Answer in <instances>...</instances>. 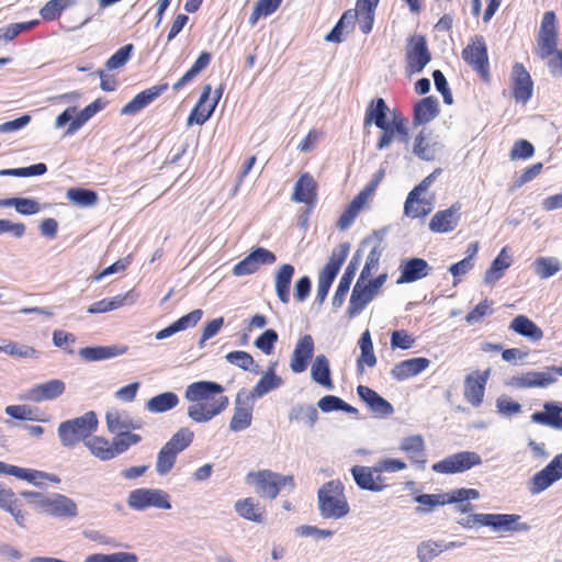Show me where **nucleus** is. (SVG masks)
Here are the masks:
<instances>
[{
	"mask_svg": "<svg viewBox=\"0 0 562 562\" xmlns=\"http://www.w3.org/2000/svg\"><path fill=\"white\" fill-rule=\"evenodd\" d=\"M491 370L469 374L464 381V397L474 407L482 404L485 393V385Z\"/></svg>",
	"mask_w": 562,
	"mask_h": 562,
	"instance_id": "5701e85b",
	"label": "nucleus"
},
{
	"mask_svg": "<svg viewBox=\"0 0 562 562\" xmlns=\"http://www.w3.org/2000/svg\"><path fill=\"white\" fill-rule=\"evenodd\" d=\"M442 148L439 137L427 127H423L414 138L413 154L422 160H434Z\"/></svg>",
	"mask_w": 562,
	"mask_h": 562,
	"instance_id": "dca6fc26",
	"label": "nucleus"
},
{
	"mask_svg": "<svg viewBox=\"0 0 562 562\" xmlns=\"http://www.w3.org/2000/svg\"><path fill=\"white\" fill-rule=\"evenodd\" d=\"M361 260V251L358 249L351 260L349 261L340 281L337 286V290L333 296V306L339 307L344 304L345 297L350 289V284L356 276L358 267Z\"/></svg>",
	"mask_w": 562,
	"mask_h": 562,
	"instance_id": "c85d7f7f",
	"label": "nucleus"
},
{
	"mask_svg": "<svg viewBox=\"0 0 562 562\" xmlns=\"http://www.w3.org/2000/svg\"><path fill=\"white\" fill-rule=\"evenodd\" d=\"M420 507L416 508V513H430L436 507L446 505L443 493L440 494H422L414 498Z\"/></svg>",
	"mask_w": 562,
	"mask_h": 562,
	"instance_id": "338daca9",
	"label": "nucleus"
},
{
	"mask_svg": "<svg viewBox=\"0 0 562 562\" xmlns=\"http://www.w3.org/2000/svg\"><path fill=\"white\" fill-rule=\"evenodd\" d=\"M429 366L430 360L424 357L407 359L396 363L391 370V375L396 381H405L418 375Z\"/></svg>",
	"mask_w": 562,
	"mask_h": 562,
	"instance_id": "cd10ccee",
	"label": "nucleus"
},
{
	"mask_svg": "<svg viewBox=\"0 0 562 562\" xmlns=\"http://www.w3.org/2000/svg\"><path fill=\"white\" fill-rule=\"evenodd\" d=\"M549 367L546 371H528L521 374L513 375L506 381V385L514 389H535L548 387L557 382L552 376Z\"/></svg>",
	"mask_w": 562,
	"mask_h": 562,
	"instance_id": "f3484780",
	"label": "nucleus"
},
{
	"mask_svg": "<svg viewBox=\"0 0 562 562\" xmlns=\"http://www.w3.org/2000/svg\"><path fill=\"white\" fill-rule=\"evenodd\" d=\"M513 259L509 254L508 247H504L497 257L492 261L488 269L484 274V282L486 284H494L505 274V271L512 266Z\"/></svg>",
	"mask_w": 562,
	"mask_h": 562,
	"instance_id": "4c0bfd02",
	"label": "nucleus"
},
{
	"mask_svg": "<svg viewBox=\"0 0 562 562\" xmlns=\"http://www.w3.org/2000/svg\"><path fill=\"white\" fill-rule=\"evenodd\" d=\"M318 419L317 409L310 404H296L289 411L290 422H300L310 428H313Z\"/></svg>",
	"mask_w": 562,
	"mask_h": 562,
	"instance_id": "864d4df0",
	"label": "nucleus"
},
{
	"mask_svg": "<svg viewBox=\"0 0 562 562\" xmlns=\"http://www.w3.org/2000/svg\"><path fill=\"white\" fill-rule=\"evenodd\" d=\"M98 418L94 412H87L82 416L59 424L57 432L61 445L74 448L81 440H88L98 428Z\"/></svg>",
	"mask_w": 562,
	"mask_h": 562,
	"instance_id": "20e7f679",
	"label": "nucleus"
},
{
	"mask_svg": "<svg viewBox=\"0 0 562 562\" xmlns=\"http://www.w3.org/2000/svg\"><path fill=\"white\" fill-rule=\"evenodd\" d=\"M411 192L408 193L405 204H404V214L411 218L426 217L431 213L434 209V199L422 198V195H417L413 198V201L409 203Z\"/></svg>",
	"mask_w": 562,
	"mask_h": 562,
	"instance_id": "a18cd8bd",
	"label": "nucleus"
},
{
	"mask_svg": "<svg viewBox=\"0 0 562 562\" xmlns=\"http://www.w3.org/2000/svg\"><path fill=\"white\" fill-rule=\"evenodd\" d=\"M234 508L240 517L249 521L262 524L265 520V508L251 497L238 499Z\"/></svg>",
	"mask_w": 562,
	"mask_h": 562,
	"instance_id": "ea45409f",
	"label": "nucleus"
},
{
	"mask_svg": "<svg viewBox=\"0 0 562 562\" xmlns=\"http://www.w3.org/2000/svg\"><path fill=\"white\" fill-rule=\"evenodd\" d=\"M27 504L36 512L57 519H72L78 516L77 503L55 492H21Z\"/></svg>",
	"mask_w": 562,
	"mask_h": 562,
	"instance_id": "f03ea898",
	"label": "nucleus"
},
{
	"mask_svg": "<svg viewBox=\"0 0 562 562\" xmlns=\"http://www.w3.org/2000/svg\"><path fill=\"white\" fill-rule=\"evenodd\" d=\"M373 467L355 465L351 469L357 485L362 490L381 492L386 487L384 477L375 472Z\"/></svg>",
	"mask_w": 562,
	"mask_h": 562,
	"instance_id": "b1692460",
	"label": "nucleus"
},
{
	"mask_svg": "<svg viewBox=\"0 0 562 562\" xmlns=\"http://www.w3.org/2000/svg\"><path fill=\"white\" fill-rule=\"evenodd\" d=\"M66 390V384L59 379L48 380L30 387L25 394L27 401L42 403L59 397Z\"/></svg>",
	"mask_w": 562,
	"mask_h": 562,
	"instance_id": "aec40b11",
	"label": "nucleus"
},
{
	"mask_svg": "<svg viewBox=\"0 0 562 562\" xmlns=\"http://www.w3.org/2000/svg\"><path fill=\"white\" fill-rule=\"evenodd\" d=\"M439 113L438 100L427 97L419 101L414 111V124H425L435 119Z\"/></svg>",
	"mask_w": 562,
	"mask_h": 562,
	"instance_id": "09e8293b",
	"label": "nucleus"
},
{
	"mask_svg": "<svg viewBox=\"0 0 562 562\" xmlns=\"http://www.w3.org/2000/svg\"><path fill=\"white\" fill-rule=\"evenodd\" d=\"M243 395L244 393L239 392L234 403V415L229 422V429L234 432L247 429L252 422L254 403L249 396Z\"/></svg>",
	"mask_w": 562,
	"mask_h": 562,
	"instance_id": "6ab92c4d",
	"label": "nucleus"
},
{
	"mask_svg": "<svg viewBox=\"0 0 562 562\" xmlns=\"http://www.w3.org/2000/svg\"><path fill=\"white\" fill-rule=\"evenodd\" d=\"M276 259V255L272 251L258 247L234 266L233 273L236 277L250 274L256 272L261 265H271Z\"/></svg>",
	"mask_w": 562,
	"mask_h": 562,
	"instance_id": "a211bd4d",
	"label": "nucleus"
},
{
	"mask_svg": "<svg viewBox=\"0 0 562 562\" xmlns=\"http://www.w3.org/2000/svg\"><path fill=\"white\" fill-rule=\"evenodd\" d=\"M400 449L408 457L413 464H417L422 469L425 468L427 462L425 453L426 446L424 438L420 435H413L403 438L400 443Z\"/></svg>",
	"mask_w": 562,
	"mask_h": 562,
	"instance_id": "7c9ffc66",
	"label": "nucleus"
},
{
	"mask_svg": "<svg viewBox=\"0 0 562 562\" xmlns=\"http://www.w3.org/2000/svg\"><path fill=\"white\" fill-rule=\"evenodd\" d=\"M83 562H138V558L132 552H114L111 554L93 553L85 558Z\"/></svg>",
	"mask_w": 562,
	"mask_h": 562,
	"instance_id": "0e129e2a",
	"label": "nucleus"
},
{
	"mask_svg": "<svg viewBox=\"0 0 562 562\" xmlns=\"http://www.w3.org/2000/svg\"><path fill=\"white\" fill-rule=\"evenodd\" d=\"M0 352L12 357L36 359L38 352L31 346L10 341L0 346Z\"/></svg>",
	"mask_w": 562,
	"mask_h": 562,
	"instance_id": "69168bd1",
	"label": "nucleus"
},
{
	"mask_svg": "<svg viewBox=\"0 0 562 562\" xmlns=\"http://www.w3.org/2000/svg\"><path fill=\"white\" fill-rule=\"evenodd\" d=\"M562 479V453L555 456L530 482L529 491L538 495Z\"/></svg>",
	"mask_w": 562,
	"mask_h": 562,
	"instance_id": "4468645a",
	"label": "nucleus"
},
{
	"mask_svg": "<svg viewBox=\"0 0 562 562\" xmlns=\"http://www.w3.org/2000/svg\"><path fill=\"white\" fill-rule=\"evenodd\" d=\"M85 446L88 448L89 452L97 459L101 461H110L114 459V453L112 450L111 442L101 436H93L85 440Z\"/></svg>",
	"mask_w": 562,
	"mask_h": 562,
	"instance_id": "3c124183",
	"label": "nucleus"
},
{
	"mask_svg": "<svg viewBox=\"0 0 562 562\" xmlns=\"http://www.w3.org/2000/svg\"><path fill=\"white\" fill-rule=\"evenodd\" d=\"M380 0H357L356 12L359 14V29L363 34L372 31L375 10Z\"/></svg>",
	"mask_w": 562,
	"mask_h": 562,
	"instance_id": "79ce46f5",
	"label": "nucleus"
},
{
	"mask_svg": "<svg viewBox=\"0 0 562 562\" xmlns=\"http://www.w3.org/2000/svg\"><path fill=\"white\" fill-rule=\"evenodd\" d=\"M140 440L142 437L139 435L133 434L131 431L115 434L113 440L111 441L114 458L127 451L130 447L139 443Z\"/></svg>",
	"mask_w": 562,
	"mask_h": 562,
	"instance_id": "bf43d9fd",
	"label": "nucleus"
},
{
	"mask_svg": "<svg viewBox=\"0 0 562 562\" xmlns=\"http://www.w3.org/2000/svg\"><path fill=\"white\" fill-rule=\"evenodd\" d=\"M246 483L252 485L255 492L262 498L269 499H274L284 486H289L290 491L295 488L294 477L292 475H283L270 470L248 473Z\"/></svg>",
	"mask_w": 562,
	"mask_h": 562,
	"instance_id": "39448f33",
	"label": "nucleus"
},
{
	"mask_svg": "<svg viewBox=\"0 0 562 562\" xmlns=\"http://www.w3.org/2000/svg\"><path fill=\"white\" fill-rule=\"evenodd\" d=\"M360 348V356L357 359V369L360 373L363 372L364 367L373 368L376 364V357L374 355L373 342L370 330H364L358 341Z\"/></svg>",
	"mask_w": 562,
	"mask_h": 562,
	"instance_id": "a19ab883",
	"label": "nucleus"
},
{
	"mask_svg": "<svg viewBox=\"0 0 562 562\" xmlns=\"http://www.w3.org/2000/svg\"><path fill=\"white\" fill-rule=\"evenodd\" d=\"M211 54L207 52L201 53V55L196 58L192 67L173 85V90L178 91L188 82L194 79V77L205 69L211 61Z\"/></svg>",
	"mask_w": 562,
	"mask_h": 562,
	"instance_id": "4d7b16f0",
	"label": "nucleus"
},
{
	"mask_svg": "<svg viewBox=\"0 0 562 562\" xmlns=\"http://www.w3.org/2000/svg\"><path fill=\"white\" fill-rule=\"evenodd\" d=\"M179 404V397L173 392H165L149 398L145 407L148 412L155 414L166 413L171 411Z\"/></svg>",
	"mask_w": 562,
	"mask_h": 562,
	"instance_id": "8fccbe9b",
	"label": "nucleus"
},
{
	"mask_svg": "<svg viewBox=\"0 0 562 562\" xmlns=\"http://www.w3.org/2000/svg\"><path fill=\"white\" fill-rule=\"evenodd\" d=\"M389 108L382 98H378L370 102L366 110L364 126L374 124L376 127H384L386 124V113Z\"/></svg>",
	"mask_w": 562,
	"mask_h": 562,
	"instance_id": "de8ad7c7",
	"label": "nucleus"
},
{
	"mask_svg": "<svg viewBox=\"0 0 562 562\" xmlns=\"http://www.w3.org/2000/svg\"><path fill=\"white\" fill-rule=\"evenodd\" d=\"M127 506L137 512L148 508L171 509L170 495L160 488L140 487L130 492Z\"/></svg>",
	"mask_w": 562,
	"mask_h": 562,
	"instance_id": "0eeeda50",
	"label": "nucleus"
},
{
	"mask_svg": "<svg viewBox=\"0 0 562 562\" xmlns=\"http://www.w3.org/2000/svg\"><path fill=\"white\" fill-rule=\"evenodd\" d=\"M66 195L71 203L82 207L92 206L98 201L97 193L87 189L72 188L67 191Z\"/></svg>",
	"mask_w": 562,
	"mask_h": 562,
	"instance_id": "e2e57ef3",
	"label": "nucleus"
},
{
	"mask_svg": "<svg viewBox=\"0 0 562 562\" xmlns=\"http://www.w3.org/2000/svg\"><path fill=\"white\" fill-rule=\"evenodd\" d=\"M282 383V379L278 376L273 368H271L261 376L247 396H249L250 400L260 398L267 393L280 387Z\"/></svg>",
	"mask_w": 562,
	"mask_h": 562,
	"instance_id": "49530a36",
	"label": "nucleus"
},
{
	"mask_svg": "<svg viewBox=\"0 0 562 562\" xmlns=\"http://www.w3.org/2000/svg\"><path fill=\"white\" fill-rule=\"evenodd\" d=\"M401 276L397 284L412 283L420 280L429 274L430 267L428 262L422 258H412L405 260L400 266Z\"/></svg>",
	"mask_w": 562,
	"mask_h": 562,
	"instance_id": "bb28decb",
	"label": "nucleus"
},
{
	"mask_svg": "<svg viewBox=\"0 0 562 562\" xmlns=\"http://www.w3.org/2000/svg\"><path fill=\"white\" fill-rule=\"evenodd\" d=\"M106 428L111 434L130 431L139 426L125 411L111 408L105 414Z\"/></svg>",
	"mask_w": 562,
	"mask_h": 562,
	"instance_id": "e433bc0d",
	"label": "nucleus"
},
{
	"mask_svg": "<svg viewBox=\"0 0 562 562\" xmlns=\"http://www.w3.org/2000/svg\"><path fill=\"white\" fill-rule=\"evenodd\" d=\"M386 279L387 273H381L374 280L363 283L356 282L348 307L349 317H355L366 308V306L378 295L380 289L386 282Z\"/></svg>",
	"mask_w": 562,
	"mask_h": 562,
	"instance_id": "6e6552de",
	"label": "nucleus"
},
{
	"mask_svg": "<svg viewBox=\"0 0 562 562\" xmlns=\"http://www.w3.org/2000/svg\"><path fill=\"white\" fill-rule=\"evenodd\" d=\"M137 299V295L134 294L133 291H128L125 294H120L113 297H105L100 301H97L89 305L88 313L90 314H100L106 313L110 311L117 310L125 304H133Z\"/></svg>",
	"mask_w": 562,
	"mask_h": 562,
	"instance_id": "c9c22d12",
	"label": "nucleus"
},
{
	"mask_svg": "<svg viewBox=\"0 0 562 562\" xmlns=\"http://www.w3.org/2000/svg\"><path fill=\"white\" fill-rule=\"evenodd\" d=\"M311 378L312 380L328 389L331 390L334 387L331 378H330V367L329 361L324 355H317L311 367Z\"/></svg>",
	"mask_w": 562,
	"mask_h": 562,
	"instance_id": "c03bdc74",
	"label": "nucleus"
},
{
	"mask_svg": "<svg viewBox=\"0 0 562 562\" xmlns=\"http://www.w3.org/2000/svg\"><path fill=\"white\" fill-rule=\"evenodd\" d=\"M543 412L533 413L531 415V420L536 424L562 430V405L555 402H547L543 404Z\"/></svg>",
	"mask_w": 562,
	"mask_h": 562,
	"instance_id": "f704fd0d",
	"label": "nucleus"
},
{
	"mask_svg": "<svg viewBox=\"0 0 562 562\" xmlns=\"http://www.w3.org/2000/svg\"><path fill=\"white\" fill-rule=\"evenodd\" d=\"M462 57L484 80L488 79V56L483 36L476 35L463 49Z\"/></svg>",
	"mask_w": 562,
	"mask_h": 562,
	"instance_id": "f8f14e48",
	"label": "nucleus"
},
{
	"mask_svg": "<svg viewBox=\"0 0 562 562\" xmlns=\"http://www.w3.org/2000/svg\"><path fill=\"white\" fill-rule=\"evenodd\" d=\"M520 519L516 514H472L468 516L464 526L491 527L494 531H528L530 526L520 522Z\"/></svg>",
	"mask_w": 562,
	"mask_h": 562,
	"instance_id": "423d86ee",
	"label": "nucleus"
},
{
	"mask_svg": "<svg viewBox=\"0 0 562 562\" xmlns=\"http://www.w3.org/2000/svg\"><path fill=\"white\" fill-rule=\"evenodd\" d=\"M314 349V339L311 335H304L297 340L290 359V368L294 373H302L307 369Z\"/></svg>",
	"mask_w": 562,
	"mask_h": 562,
	"instance_id": "412c9836",
	"label": "nucleus"
},
{
	"mask_svg": "<svg viewBox=\"0 0 562 562\" xmlns=\"http://www.w3.org/2000/svg\"><path fill=\"white\" fill-rule=\"evenodd\" d=\"M417 559L420 562H429L440 553H442L441 542H437L434 540H425L422 541L417 546Z\"/></svg>",
	"mask_w": 562,
	"mask_h": 562,
	"instance_id": "774afa93",
	"label": "nucleus"
},
{
	"mask_svg": "<svg viewBox=\"0 0 562 562\" xmlns=\"http://www.w3.org/2000/svg\"><path fill=\"white\" fill-rule=\"evenodd\" d=\"M369 199L362 195L360 192L355 196V199L350 202L346 211L341 214L337 222V226L339 229L345 231L350 227V225L355 222L359 213L363 210Z\"/></svg>",
	"mask_w": 562,
	"mask_h": 562,
	"instance_id": "603ef678",
	"label": "nucleus"
},
{
	"mask_svg": "<svg viewBox=\"0 0 562 562\" xmlns=\"http://www.w3.org/2000/svg\"><path fill=\"white\" fill-rule=\"evenodd\" d=\"M211 93L212 88L210 85H206L203 88V92L200 97L198 104L192 110L187 120V124L189 126L193 123L202 125L210 119L222 97L223 88L220 87L218 89H216L213 93V97H211Z\"/></svg>",
	"mask_w": 562,
	"mask_h": 562,
	"instance_id": "ddd939ff",
	"label": "nucleus"
},
{
	"mask_svg": "<svg viewBox=\"0 0 562 562\" xmlns=\"http://www.w3.org/2000/svg\"><path fill=\"white\" fill-rule=\"evenodd\" d=\"M509 79L515 101L527 103L533 94V81L526 67L520 63H515Z\"/></svg>",
	"mask_w": 562,
	"mask_h": 562,
	"instance_id": "2eb2a0df",
	"label": "nucleus"
},
{
	"mask_svg": "<svg viewBox=\"0 0 562 562\" xmlns=\"http://www.w3.org/2000/svg\"><path fill=\"white\" fill-rule=\"evenodd\" d=\"M531 269L539 279L546 280L552 278L562 270V262L559 258L553 256H541L532 261Z\"/></svg>",
	"mask_w": 562,
	"mask_h": 562,
	"instance_id": "37998d69",
	"label": "nucleus"
},
{
	"mask_svg": "<svg viewBox=\"0 0 562 562\" xmlns=\"http://www.w3.org/2000/svg\"><path fill=\"white\" fill-rule=\"evenodd\" d=\"M168 88L167 83L150 87L140 93L136 94L128 103L121 109L122 115H135L142 111L145 106L150 104L156 98H158Z\"/></svg>",
	"mask_w": 562,
	"mask_h": 562,
	"instance_id": "393cba45",
	"label": "nucleus"
},
{
	"mask_svg": "<svg viewBox=\"0 0 562 562\" xmlns=\"http://www.w3.org/2000/svg\"><path fill=\"white\" fill-rule=\"evenodd\" d=\"M461 204L456 202L450 207L438 211L429 222V229L432 233L445 234L454 231L460 221Z\"/></svg>",
	"mask_w": 562,
	"mask_h": 562,
	"instance_id": "4be33fe9",
	"label": "nucleus"
},
{
	"mask_svg": "<svg viewBox=\"0 0 562 562\" xmlns=\"http://www.w3.org/2000/svg\"><path fill=\"white\" fill-rule=\"evenodd\" d=\"M318 510L325 519H340L349 514L345 487L340 481H329L317 493Z\"/></svg>",
	"mask_w": 562,
	"mask_h": 562,
	"instance_id": "7ed1b4c3",
	"label": "nucleus"
},
{
	"mask_svg": "<svg viewBox=\"0 0 562 562\" xmlns=\"http://www.w3.org/2000/svg\"><path fill=\"white\" fill-rule=\"evenodd\" d=\"M430 59L426 37L422 34L412 35L405 49L406 70L411 74L422 72Z\"/></svg>",
	"mask_w": 562,
	"mask_h": 562,
	"instance_id": "1a4fd4ad",
	"label": "nucleus"
},
{
	"mask_svg": "<svg viewBox=\"0 0 562 562\" xmlns=\"http://www.w3.org/2000/svg\"><path fill=\"white\" fill-rule=\"evenodd\" d=\"M316 187L314 178L307 172L303 173L293 188L292 200L314 206L317 199Z\"/></svg>",
	"mask_w": 562,
	"mask_h": 562,
	"instance_id": "2f4dec72",
	"label": "nucleus"
},
{
	"mask_svg": "<svg viewBox=\"0 0 562 562\" xmlns=\"http://www.w3.org/2000/svg\"><path fill=\"white\" fill-rule=\"evenodd\" d=\"M294 271L295 270L292 265L284 263L274 272L273 282L276 294L283 304H288L290 302V288Z\"/></svg>",
	"mask_w": 562,
	"mask_h": 562,
	"instance_id": "473e14b6",
	"label": "nucleus"
},
{
	"mask_svg": "<svg viewBox=\"0 0 562 562\" xmlns=\"http://www.w3.org/2000/svg\"><path fill=\"white\" fill-rule=\"evenodd\" d=\"M193 438L194 432L188 427H182L164 446L178 457L180 452L192 443Z\"/></svg>",
	"mask_w": 562,
	"mask_h": 562,
	"instance_id": "6e6d98bb",
	"label": "nucleus"
},
{
	"mask_svg": "<svg viewBox=\"0 0 562 562\" xmlns=\"http://www.w3.org/2000/svg\"><path fill=\"white\" fill-rule=\"evenodd\" d=\"M177 458L178 457L172 451L166 446H162L157 453L155 463L156 472L161 476L169 474L176 464Z\"/></svg>",
	"mask_w": 562,
	"mask_h": 562,
	"instance_id": "680f3d73",
	"label": "nucleus"
},
{
	"mask_svg": "<svg viewBox=\"0 0 562 562\" xmlns=\"http://www.w3.org/2000/svg\"><path fill=\"white\" fill-rule=\"evenodd\" d=\"M3 205L13 206L21 215L37 214L42 210L40 202L31 198H8Z\"/></svg>",
	"mask_w": 562,
	"mask_h": 562,
	"instance_id": "13d9d810",
	"label": "nucleus"
},
{
	"mask_svg": "<svg viewBox=\"0 0 562 562\" xmlns=\"http://www.w3.org/2000/svg\"><path fill=\"white\" fill-rule=\"evenodd\" d=\"M481 463L482 458L479 453L474 451H462L435 463L432 470L437 473L453 474L464 472Z\"/></svg>",
	"mask_w": 562,
	"mask_h": 562,
	"instance_id": "9b49d317",
	"label": "nucleus"
},
{
	"mask_svg": "<svg viewBox=\"0 0 562 562\" xmlns=\"http://www.w3.org/2000/svg\"><path fill=\"white\" fill-rule=\"evenodd\" d=\"M184 397L191 404L187 414L195 423L204 424L222 414L229 401L224 395V387L213 381H198L189 384Z\"/></svg>",
	"mask_w": 562,
	"mask_h": 562,
	"instance_id": "f257e3e1",
	"label": "nucleus"
},
{
	"mask_svg": "<svg viewBox=\"0 0 562 562\" xmlns=\"http://www.w3.org/2000/svg\"><path fill=\"white\" fill-rule=\"evenodd\" d=\"M558 33L555 25V14L553 11L544 12L540 25V31L537 40V55L541 59L548 58L553 53H557Z\"/></svg>",
	"mask_w": 562,
	"mask_h": 562,
	"instance_id": "9d476101",
	"label": "nucleus"
},
{
	"mask_svg": "<svg viewBox=\"0 0 562 562\" xmlns=\"http://www.w3.org/2000/svg\"><path fill=\"white\" fill-rule=\"evenodd\" d=\"M202 315H203V312H202V310H199V308L188 313L187 315H184V316L180 317L179 319H177L176 322H173L168 327L159 330L156 334V339L161 340V339H165V338H168V337L175 335L176 333L194 327L202 318Z\"/></svg>",
	"mask_w": 562,
	"mask_h": 562,
	"instance_id": "58836bf2",
	"label": "nucleus"
},
{
	"mask_svg": "<svg viewBox=\"0 0 562 562\" xmlns=\"http://www.w3.org/2000/svg\"><path fill=\"white\" fill-rule=\"evenodd\" d=\"M508 328L531 342L540 341L543 338V330L525 315L514 317Z\"/></svg>",
	"mask_w": 562,
	"mask_h": 562,
	"instance_id": "72a5a7b5",
	"label": "nucleus"
},
{
	"mask_svg": "<svg viewBox=\"0 0 562 562\" xmlns=\"http://www.w3.org/2000/svg\"><path fill=\"white\" fill-rule=\"evenodd\" d=\"M128 348L124 345L91 346L79 349L78 353L85 361H102L125 355Z\"/></svg>",
	"mask_w": 562,
	"mask_h": 562,
	"instance_id": "c756f323",
	"label": "nucleus"
},
{
	"mask_svg": "<svg viewBox=\"0 0 562 562\" xmlns=\"http://www.w3.org/2000/svg\"><path fill=\"white\" fill-rule=\"evenodd\" d=\"M357 393L376 417L383 418L393 414V406L374 390L359 385Z\"/></svg>",
	"mask_w": 562,
	"mask_h": 562,
	"instance_id": "a878e982",
	"label": "nucleus"
},
{
	"mask_svg": "<svg viewBox=\"0 0 562 562\" xmlns=\"http://www.w3.org/2000/svg\"><path fill=\"white\" fill-rule=\"evenodd\" d=\"M5 413L20 420L47 422L46 418L40 416L38 409L29 405H9L5 407Z\"/></svg>",
	"mask_w": 562,
	"mask_h": 562,
	"instance_id": "052dcab7",
	"label": "nucleus"
},
{
	"mask_svg": "<svg viewBox=\"0 0 562 562\" xmlns=\"http://www.w3.org/2000/svg\"><path fill=\"white\" fill-rule=\"evenodd\" d=\"M105 102L101 99H98L87 105L83 110L80 112H76V116L72 120V122L69 124L66 134L71 135L76 131H78L83 124H86L95 113L104 109Z\"/></svg>",
	"mask_w": 562,
	"mask_h": 562,
	"instance_id": "5fc2aeb1",
	"label": "nucleus"
}]
</instances>
